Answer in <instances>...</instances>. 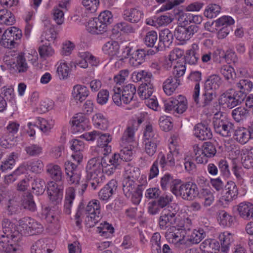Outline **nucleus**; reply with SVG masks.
<instances>
[{
  "mask_svg": "<svg viewBox=\"0 0 253 253\" xmlns=\"http://www.w3.org/2000/svg\"><path fill=\"white\" fill-rule=\"evenodd\" d=\"M242 165L247 169L253 168V148L249 150L247 155L243 158Z\"/></svg>",
  "mask_w": 253,
  "mask_h": 253,
  "instance_id": "nucleus-64",
  "label": "nucleus"
},
{
  "mask_svg": "<svg viewBox=\"0 0 253 253\" xmlns=\"http://www.w3.org/2000/svg\"><path fill=\"white\" fill-rule=\"evenodd\" d=\"M87 30L92 34H102L107 31V26L97 17L88 21L87 25Z\"/></svg>",
  "mask_w": 253,
  "mask_h": 253,
  "instance_id": "nucleus-20",
  "label": "nucleus"
},
{
  "mask_svg": "<svg viewBox=\"0 0 253 253\" xmlns=\"http://www.w3.org/2000/svg\"><path fill=\"white\" fill-rule=\"evenodd\" d=\"M212 124L215 131L223 137L230 136L234 130V125L223 115L216 114L213 118Z\"/></svg>",
  "mask_w": 253,
  "mask_h": 253,
  "instance_id": "nucleus-10",
  "label": "nucleus"
},
{
  "mask_svg": "<svg viewBox=\"0 0 253 253\" xmlns=\"http://www.w3.org/2000/svg\"><path fill=\"white\" fill-rule=\"evenodd\" d=\"M248 114L249 111L243 107H237L232 112V117L237 122H240L241 120L245 119Z\"/></svg>",
  "mask_w": 253,
  "mask_h": 253,
  "instance_id": "nucleus-50",
  "label": "nucleus"
},
{
  "mask_svg": "<svg viewBox=\"0 0 253 253\" xmlns=\"http://www.w3.org/2000/svg\"><path fill=\"white\" fill-rule=\"evenodd\" d=\"M87 175L97 174V175L104 176L102 173V157H94L88 162L86 167Z\"/></svg>",
  "mask_w": 253,
  "mask_h": 253,
  "instance_id": "nucleus-16",
  "label": "nucleus"
},
{
  "mask_svg": "<svg viewBox=\"0 0 253 253\" xmlns=\"http://www.w3.org/2000/svg\"><path fill=\"white\" fill-rule=\"evenodd\" d=\"M180 181L174 179L173 177L169 173L165 174L161 179V186L163 190H166L168 187H170V191L172 186L176 183L178 184Z\"/></svg>",
  "mask_w": 253,
  "mask_h": 253,
  "instance_id": "nucleus-47",
  "label": "nucleus"
},
{
  "mask_svg": "<svg viewBox=\"0 0 253 253\" xmlns=\"http://www.w3.org/2000/svg\"><path fill=\"white\" fill-rule=\"evenodd\" d=\"M117 182L114 180H110L98 193L99 199L102 201L108 200L117 189Z\"/></svg>",
  "mask_w": 253,
  "mask_h": 253,
  "instance_id": "nucleus-23",
  "label": "nucleus"
},
{
  "mask_svg": "<svg viewBox=\"0 0 253 253\" xmlns=\"http://www.w3.org/2000/svg\"><path fill=\"white\" fill-rule=\"evenodd\" d=\"M92 121L94 126L98 128L105 129L108 127V120L101 113H96L92 117Z\"/></svg>",
  "mask_w": 253,
  "mask_h": 253,
  "instance_id": "nucleus-42",
  "label": "nucleus"
},
{
  "mask_svg": "<svg viewBox=\"0 0 253 253\" xmlns=\"http://www.w3.org/2000/svg\"><path fill=\"white\" fill-rule=\"evenodd\" d=\"M173 40V34L167 28L162 30L159 32V42L155 47L157 51L165 50L172 44Z\"/></svg>",
  "mask_w": 253,
  "mask_h": 253,
  "instance_id": "nucleus-15",
  "label": "nucleus"
},
{
  "mask_svg": "<svg viewBox=\"0 0 253 253\" xmlns=\"http://www.w3.org/2000/svg\"><path fill=\"white\" fill-rule=\"evenodd\" d=\"M142 15L141 11L133 8L125 10L123 14V17L126 21L135 23L140 20Z\"/></svg>",
  "mask_w": 253,
  "mask_h": 253,
  "instance_id": "nucleus-27",
  "label": "nucleus"
},
{
  "mask_svg": "<svg viewBox=\"0 0 253 253\" xmlns=\"http://www.w3.org/2000/svg\"><path fill=\"white\" fill-rule=\"evenodd\" d=\"M88 94L89 91L85 86L78 84L75 85L73 87V96L77 101L82 102L86 99Z\"/></svg>",
  "mask_w": 253,
  "mask_h": 253,
  "instance_id": "nucleus-30",
  "label": "nucleus"
},
{
  "mask_svg": "<svg viewBox=\"0 0 253 253\" xmlns=\"http://www.w3.org/2000/svg\"><path fill=\"white\" fill-rule=\"evenodd\" d=\"M122 186L125 196L127 198H131L134 204L138 205L142 196V185H138L133 180L123 179Z\"/></svg>",
  "mask_w": 253,
  "mask_h": 253,
  "instance_id": "nucleus-7",
  "label": "nucleus"
},
{
  "mask_svg": "<svg viewBox=\"0 0 253 253\" xmlns=\"http://www.w3.org/2000/svg\"><path fill=\"white\" fill-rule=\"evenodd\" d=\"M253 78L240 79L239 82L236 84L237 89L249 93L253 88Z\"/></svg>",
  "mask_w": 253,
  "mask_h": 253,
  "instance_id": "nucleus-38",
  "label": "nucleus"
},
{
  "mask_svg": "<svg viewBox=\"0 0 253 253\" xmlns=\"http://www.w3.org/2000/svg\"><path fill=\"white\" fill-rule=\"evenodd\" d=\"M180 80L170 77L164 83L163 89L168 95H170L179 84Z\"/></svg>",
  "mask_w": 253,
  "mask_h": 253,
  "instance_id": "nucleus-34",
  "label": "nucleus"
},
{
  "mask_svg": "<svg viewBox=\"0 0 253 253\" xmlns=\"http://www.w3.org/2000/svg\"><path fill=\"white\" fill-rule=\"evenodd\" d=\"M87 175L89 176L90 179L86 184L87 185H90L93 189H96L97 187H100L103 184L104 176H99L95 174Z\"/></svg>",
  "mask_w": 253,
  "mask_h": 253,
  "instance_id": "nucleus-54",
  "label": "nucleus"
},
{
  "mask_svg": "<svg viewBox=\"0 0 253 253\" xmlns=\"http://www.w3.org/2000/svg\"><path fill=\"white\" fill-rule=\"evenodd\" d=\"M51 186L47 188V193L50 200L54 204L61 202L63 193V187L62 184L58 185L55 183H51Z\"/></svg>",
  "mask_w": 253,
  "mask_h": 253,
  "instance_id": "nucleus-17",
  "label": "nucleus"
},
{
  "mask_svg": "<svg viewBox=\"0 0 253 253\" xmlns=\"http://www.w3.org/2000/svg\"><path fill=\"white\" fill-rule=\"evenodd\" d=\"M136 93V87L134 84H128L123 88L122 91L123 102L125 104H128L132 100Z\"/></svg>",
  "mask_w": 253,
  "mask_h": 253,
  "instance_id": "nucleus-31",
  "label": "nucleus"
},
{
  "mask_svg": "<svg viewBox=\"0 0 253 253\" xmlns=\"http://www.w3.org/2000/svg\"><path fill=\"white\" fill-rule=\"evenodd\" d=\"M38 51L40 57L44 59L50 57L54 54V50L49 44L48 45L43 44L39 46Z\"/></svg>",
  "mask_w": 253,
  "mask_h": 253,
  "instance_id": "nucleus-57",
  "label": "nucleus"
},
{
  "mask_svg": "<svg viewBox=\"0 0 253 253\" xmlns=\"http://www.w3.org/2000/svg\"><path fill=\"white\" fill-rule=\"evenodd\" d=\"M206 237V232L202 228L194 230L186 241L192 244H198Z\"/></svg>",
  "mask_w": 253,
  "mask_h": 253,
  "instance_id": "nucleus-33",
  "label": "nucleus"
},
{
  "mask_svg": "<svg viewBox=\"0 0 253 253\" xmlns=\"http://www.w3.org/2000/svg\"><path fill=\"white\" fill-rule=\"evenodd\" d=\"M221 7L216 4H210L208 5L204 11V15L208 18H215L220 12Z\"/></svg>",
  "mask_w": 253,
  "mask_h": 253,
  "instance_id": "nucleus-49",
  "label": "nucleus"
},
{
  "mask_svg": "<svg viewBox=\"0 0 253 253\" xmlns=\"http://www.w3.org/2000/svg\"><path fill=\"white\" fill-rule=\"evenodd\" d=\"M25 150L27 154L31 157L39 156L42 154V148L38 144H31L26 146Z\"/></svg>",
  "mask_w": 253,
  "mask_h": 253,
  "instance_id": "nucleus-58",
  "label": "nucleus"
},
{
  "mask_svg": "<svg viewBox=\"0 0 253 253\" xmlns=\"http://www.w3.org/2000/svg\"><path fill=\"white\" fill-rule=\"evenodd\" d=\"M153 92V85L152 84H142L138 90V94L142 99H148Z\"/></svg>",
  "mask_w": 253,
  "mask_h": 253,
  "instance_id": "nucleus-45",
  "label": "nucleus"
},
{
  "mask_svg": "<svg viewBox=\"0 0 253 253\" xmlns=\"http://www.w3.org/2000/svg\"><path fill=\"white\" fill-rule=\"evenodd\" d=\"M65 169L66 175L68 176V181L71 185H74L76 190L81 194L85 190L87 184L81 180L80 171L77 169V164L73 162L68 161L65 163Z\"/></svg>",
  "mask_w": 253,
  "mask_h": 253,
  "instance_id": "nucleus-5",
  "label": "nucleus"
},
{
  "mask_svg": "<svg viewBox=\"0 0 253 253\" xmlns=\"http://www.w3.org/2000/svg\"><path fill=\"white\" fill-rule=\"evenodd\" d=\"M15 21L14 15L6 9L0 10V23L6 25H12Z\"/></svg>",
  "mask_w": 253,
  "mask_h": 253,
  "instance_id": "nucleus-40",
  "label": "nucleus"
},
{
  "mask_svg": "<svg viewBox=\"0 0 253 253\" xmlns=\"http://www.w3.org/2000/svg\"><path fill=\"white\" fill-rule=\"evenodd\" d=\"M178 210L172 206H168L163 209L159 219V224L161 229L165 230L169 226L175 224L178 215Z\"/></svg>",
  "mask_w": 253,
  "mask_h": 253,
  "instance_id": "nucleus-11",
  "label": "nucleus"
},
{
  "mask_svg": "<svg viewBox=\"0 0 253 253\" xmlns=\"http://www.w3.org/2000/svg\"><path fill=\"white\" fill-rule=\"evenodd\" d=\"M102 173H105L109 175L114 172L117 168L112 163H109V157L107 155H104V157H102Z\"/></svg>",
  "mask_w": 253,
  "mask_h": 253,
  "instance_id": "nucleus-59",
  "label": "nucleus"
},
{
  "mask_svg": "<svg viewBox=\"0 0 253 253\" xmlns=\"http://www.w3.org/2000/svg\"><path fill=\"white\" fill-rule=\"evenodd\" d=\"M21 205L25 209L31 211H34L36 209V205L33 200V196L31 194H27L24 196Z\"/></svg>",
  "mask_w": 253,
  "mask_h": 253,
  "instance_id": "nucleus-51",
  "label": "nucleus"
},
{
  "mask_svg": "<svg viewBox=\"0 0 253 253\" xmlns=\"http://www.w3.org/2000/svg\"><path fill=\"white\" fill-rule=\"evenodd\" d=\"M157 40L158 35L157 32L155 31H151L147 33L144 38V43L147 46L155 48V47L157 46L155 45Z\"/></svg>",
  "mask_w": 253,
  "mask_h": 253,
  "instance_id": "nucleus-52",
  "label": "nucleus"
},
{
  "mask_svg": "<svg viewBox=\"0 0 253 253\" xmlns=\"http://www.w3.org/2000/svg\"><path fill=\"white\" fill-rule=\"evenodd\" d=\"M122 149L119 153L124 162L129 161L131 160L132 156V150L130 145H126L121 146Z\"/></svg>",
  "mask_w": 253,
  "mask_h": 253,
  "instance_id": "nucleus-62",
  "label": "nucleus"
},
{
  "mask_svg": "<svg viewBox=\"0 0 253 253\" xmlns=\"http://www.w3.org/2000/svg\"><path fill=\"white\" fill-rule=\"evenodd\" d=\"M201 49L199 48L197 44L194 43L191 48L186 51L184 56L185 64L195 65L200 57Z\"/></svg>",
  "mask_w": 253,
  "mask_h": 253,
  "instance_id": "nucleus-19",
  "label": "nucleus"
},
{
  "mask_svg": "<svg viewBox=\"0 0 253 253\" xmlns=\"http://www.w3.org/2000/svg\"><path fill=\"white\" fill-rule=\"evenodd\" d=\"M86 215L85 223L86 226L91 228L95 225L100 218V205L97 200L90 201L85 209L80 205L77 212V217Z\"/></svg>",
  "mask_w": 253,
  "mask_h": 253,
  "instance_id": "nucleus-2",
  "label": "nucleus"
},
{
  "mask_svg": "<svg viewBox=\"0 0 253 253\" xmlns=\"http://www.w3.org/2000/svg\"><path fill=\"white\" fill-rule=\"evenodd\" d=\"M32 189L33 192L37 195H41L45 191L46 185L44 181L39 177L33 178L32 180Z\"/></svg>",
  "mask_w": 253,
  "mask_h": 253,
  "instance_id": "nucleus-43",
  "label": "nucleus"
},
{
  "mask_svg": "<svg viewBox=\"0 0 253 253\" xmlns=\"http://www.w3.org/2000/svg\"><path fill=\"white\" fill-rule=\"evenodd\" d=\"M187 231L184 226H170L165 233L167 240L180 248L186 246Z\"/></svg>",
  "mask_w": 253,
  "mask_h": 253,
  "instance_id": "nucleus-9",
  "label": "nucleus"
},
{
  "mask_svg": "<svg viewBox=\"0 0 253 253\" xmlns=\"http://www.w3.org/2000/svg\"><path fill=\"white\" fill-rule=\"evenodd\" d=\"M140 175V169L137 168L130 167L126 170L124 179L137 180Z\"/></svg>",
  "mask_w": 253,
  "mask_h": 253,
  "instance_id": "nucleus-55",
  "label": "nucleus"
},
{
  "mask_svg": "<svg viewBox=\"0 0 253 253\" xmlns=\"http://www.w3.org/2000/svg\"><path fill=\"white\" fill-rule=\"evenodd\" d=\"M3 235L0 237V253H14L20 240V234L15 224L8 219L2 222Z\"/></svg>",
  "mask_w": 253,
  "mask_h": 253,
  "instance_id": "nucleus-1",
  "label": "nucleus"
},
{
  "mask_svg": "<svg viewBox=\"0 0 253 253\" xmlns=\"http://www.w3.org/2000/svg\"><path fill=\"white\" fill-rule=\"evenodd\" d=\"M201 76L202 74L199 71L192 72L189 76V80L196 82L193 93V99L196 104L199 103V95L200 91L199 82L201 80Z\"/></svg>",
  "mask_w": 253,
  "mask_h": 253,
  "instance_id": "nucleus-26",
  "label": "nucleus"
},
{
  "mask_svg": "<svg viewBox=\"0 0 253 253\" xmlns=\"http://www.w3.org/2000/svg\"><path fill=\"white\" fill-rule=\"evenodd\" d=\"M19 226L16 227L20 234V239L22 235L28 236L39 234L42 231V225L39 222L29 217H24L18 221Z\"/></svg>",
  "mask_w": 253,
  "mask_h": 253,
  "instance_id": "nucleus-8",
  "label": "nucleus"
},
{
  "mask_svg": "<svg viewBox=\"0 0 253 253\" xmlns=\"http://www.w3.org/2000/svg\"><path fill=\"white\" fill-rule=\"evenodd\" d=\"M234 23V20L230 16H223L213 21L215 30L218 31V39L225 38L231 31V27Z\"/></svg>",
  "mask_w": 253,
  "mask_h": 253,
  "instance_id": "nucleus-13",
  "label": "nucleus"
},
{
  "mask_svg": "<svg viewBox=\"0 0 253 253\" xmlns=\"http://www.w3.org/2000/svg\"><path fill=\"white\" fill-rule=\"evenodd\" d=\"M216 93L215 91L204 89V92L202 95L201 101L199 100V103L197 104H199L200 106L202 107L209 106L216 97Z\"/></svg>",
  "mask_w": 253,
  "mask_h": 253,
  "instance_id": "nucleus-44",
  "label": "nucleus"
},
{
  "mask_svg": "<svg viewBox=\"0 0 253 253\" xmlns=\"http://www.w3.org/2000/svg\"><path fill=\"white\" fill-rule=\"evenodd\" d=\"M120 46L118 42L110 41L106 42L102 47L103 51L110 56L117 55L119 50Z\"/></svg>",
  "mask_w": 253,
  "mask_h": 253,
  "instance_id": "nucleus-41",
  "label": "nucleus"
},
{
  "mask_svg": "<svg viewBox=\"0 0 253 253\" xmlns=\"http://www.w3.org/2000/svg\"><path fill=\"white\" fill-rule=\"evenodd\" d=\"M221 101L222 103L226 105L228 108L230 109L239 105L234 95H232L228 92H225L222 94Z\"/></svg>",
  "mask_w": 253,
  "mask_h": 253,
  "instance_id": "nucleus-48",
  "label": "nucleus"
},
{
  "mask_svg": "<svg viewBox=\"0 0 253 253\" xmlns=\"http://www.w3.org/2000/svg\"><path fill=\"white\" fill-rule=\"evenodd\" d=\"M156 160L163 170H167L169 168H172L175 166V160L171 152L168 153L167 157L162 152L159 153Z\"/></svg>",
  "mask_w": 253,
  "mask_h": 253,
  "instance_id": "nucleus-22",
  "label": "nucleus"
},
{
  "mask_svg": "<svg viewBox=\"0 0 253 253\" xmlns=\"http://www.w3.org/2000/svg\"><path fill=\"white\" fill-rule=\"evenodd\" d=\"M220 73L224 77L226 81H229L231 83L232 81L236 77V73L234 69L230 65H225L222 66L219 69Z\"/></svg>",
  "mask_w": 253,
  "mask_h": 253,
  "instance_id": "nucleus-46",
  "label": "nucleus"
},
{
  "mask_svg": "<svg viewBox=\"0 0 253 253\" xmlns=\"http://www.w3.org/2000/svg\"><path fill=\"white\" fill-rule=\"evenodd\" d=\"M159 142V135L154 130L152 125L147 124L143 132L142 143L144 152L150 157L154 156Z\"/></svg>",
  "mask_w": 253,
  "mask_h": 253,
  "instance_id": "nucleus-4",
  "label": "nucleus"
},
{
  "mask_svg": "<svg viewBox=\"0 0 253 253\" xmlns=\"http://www.w3.org/2000/svg\"><path fill=\"white\" fill-rule=\"evenodd\" d=\"M203 154H204L208 158H212L216 153L215 146L210 142H206L203 145Z\"/></svg>",
  "mask_w": 253,
  "mask_h": 253,
  "instance_id": "nucleus-56",
  "label": "nucleus"
},
{
  "mask_svg": "<svg viewBox=\"0 0 253 253\" xmlns=\"http://www.w3.org/2000/svg\"><path fill=\"white\" fill-rule=\"evenodd\" d=\"M171 192L175 196H180L183 200L192 201L199 195V190L196 184L188 182L181 184H174L171 188Z\"/></svg>",
  "mask_w": 253,
  "mask_h": 253,
  "instance_id": "nucleus-6",
  "label": "nucleus"
},
{
  "mask_svg": "<svg viewBox=\"0 0 253 253\" xmlns=\"http://www.w3.org/2000/svg\"><path fill=\"white\" fill-rule=\"evenodd\" d=\"M249 128H247L244 127L237 128L234 131V138L237 142L241 144H244L246 143L252 137Z\"/></svg>",
  "mask_w": 253,
  "mask_h": 253,
  "instance_id": "nucleus-25",
  "label": "nucleus"
},
{
  "mask_svg": "<svg viewBox=\"0 0 253 253\" xmlns=\"http://www.w3.org/2000/svg\"><path fill=\"white\" fill-rule=\"evenodd\" d=\"M165 110L167 112L173 111L178 114H182L187 108V101L186 98L181 95L176 98H171L164 103Z\"/></svg>",
  "mask_w": 253,
  "mask_h": 253,
  "instance_id": "nucleus-14",
  "label": "nucleus"
},
{
  "mask_svg": "<svg viewBox=\"0 0 253 253\" xmlns=\"http://www.w3.org/2000/svg\"><path fill=\"white\" fill-rule=\"evenodd\" d=\"M97 231L101 236L108 237L114 232V228L111 224L107 222L101 224L100 226L97 228Z\"/></svg>",
  "mask_w": 253,
  "mask_h": 253,
  "instance_id": "nucleus-61",
  "label": "nucleus"
},
{
  "mask_svg": "<svg viewBox=\"0 0 253 253\" xmlns=\"http://www.w3.org/2000/svg\"><path fill=\"white\" fill-rule=\"evenodd\" d=\"M22 32L15 27H11L5 31L2 36L0 44L4 47L12 49L16 44V41L20 40Z\"/></svg>",
  "mask_w": 253,
  "mask_h": 253,
  "instance_id": "nucleus-12",
  "label": "nucleus"
},
{
  "mask_svg": "<svg viewBox=\"0 0 253 253\" xmlns=\"http://www.w3.org/2000/svg\"><path fill=\"white\" fill-rule=\"evenodd\" d=\"M221 241V250L223 252H226L229 249L231 243L233 242V238L231 234L227 233L220 236Z\"/></svg>",
  "mask_w": 253,
  "mask_h": 253,
  "instance_id": "nucleus-63",
  "label": "nucleus"
},
{
  "mask_svg": "<svg viewBox=\"0 0 253 253\" xmlns=\"http://www.w3.org/2000/svg\"><path fill=\"white\" fill-rule=\"evenodd\" d=\"M52 250L49 248L46 241L40 239L35 242L31 247V253H51Z\"/></svg>",
  "mask_w": 253,
  "mask_h": 253,
  "instance_id": "nucleus-29",
  "label": "nucleus"
},
{
  "mask_svg": "<svg viewBox=\"0 0 253 253\" xmlns=\"http://www.w3.org/2000/svg\"><path fill=\"white\" fill-rule=\"evenodd\" d=\"M237 211L242 218L251 220L253 219V204L250 202H244L238 206Z\"/></svg>",
  "mask_w": 253,
  "mask_h": 253,
  "instance_id": "nucleus-21",
  "label": "nucleus"
},
{
  "mask_svg": "<svg viewBox=\"0 0 253 253\" xmlns=\"http://www.w3.org/2000/svg\"><path fill=\"white\" fill-rule=\"evenodd\" d=\"M19 155L15 152L11 153L7 159L0 166V169L2 171H5L13 169L16 164V161L18 158Z\"/></svg>",
  "mask_w": 253,
  "mask_h": 253,
  "instance_id": "nucleus-37",
  "label": "nucleus"
},
{
  "mask_svg": "<svg viewBox=\"0 0 253 253\" xmlns=\"http://www.w3.org/2000/svg\"><path fill=\"white\" fill-rule=\"evenodd\" d=\"M47 172L54 180L61 182L62 180V173L60 167L58 165H49Z\"/></svg>",
  "mask_w": 253,
  "mask_h": 253,
  "instance_id": "nucleus-39",
  "label": "nucleus"
},
{
  "mask_svg": "<svg viewBox=\"0 0 253 253\" xmlns=\"http://www.w3.org/2000/svg\"><path fill=\"white\" fill-rule=\"evenodd\" d=\"M226 193L225 195V200L231 201L237 197L238 194V190L235 183L232 181H228L225 185Z\"/></svg>",
  "mask_w": 253,
  "mask_h": 253,
  "instance_id": "nucleus-32",
  "label": "nucleus"
},
{
  "mask_svg": "<svg viewBox=\"0 0 253 253\" xmlns=\"http://www.w3.org/2000/svg\"><path fill=\"white\" fill-rule=\"evenodd\" d=\"M27 168L33 172L40 173L43 170V164L41 160H34L28 163Z\"/></svg>",
  "mask_w": 253,
  "mask_h": 253,
  "instance_id": "nucleus-60",
  "label": "nucleus"
},
{
  "mask_svg": "<svg viewBox=\"0 0 253 253\" xmlns=\"http://www.w3.org/2000/svg\"><path fill=\"white\" fill-rule=\"evenodd\" d=\"M202 198L204 199L203 205L205 207H208L213 203L214 198L213 193L209 189H202L201 192Z\"/></svg>",
  "mask_w": 253,
  "mask_h": 253,
  "instance_id": "nucleus-53",
  "label": "nucleus"
},
{
  "mask_svg": "<svg viewBox=\"0 0 253 253\" xmlns=\"http://www.w3.org/2000/svg\"><path fill=\"white\" fill-rule=\"evenodd\" d=\"M87 141H94L97 139V146L101 148L104 155H107L111 152V146L109 144L112 140V135L108 133H103L94 130L82 134L81 136Z\"/></svg>",
  "mask_w": 253,
  "mask_h": 253,
  "instance_id": "nucleus-3",
  "label": "nucleus"
},
{
  "mask_svg": "<svg viewBox=\"0 0 253 253\" xmlns=\"http://www.w3.org/2000/svg\"><path fill=\"white\" fill-rule=\"evenodd\" d=\"M194 135L201 140H206L212 138V134L211 128L203 123H198L194 128Z\"/></svg>",
  "mask_w": 253,
  "mask_h": 253,
  "instance_id": "nucleus-18",
  "label": "nucleus"
},
{
  "mask_svg": "<svg viewBox=\"0 0 253 253\" xmlns=\"http://www.w3.org/2000/svg\"><path fill=\"white\" fill-rule=\"evenodd\" d=\"M75 197V189L73 187H70L66 191L65 203L64 211L67 214L71 212V207L73 201Z\"/></svg>",
  "mask_w": 253,
  "mask_h": 253,
  "instance_id": "nucleus-35",
  "label": "nucleus"
},
{
  "mask_svg": "<svg viewBox=\"0 0 253 253\" xmlns=\"http://www.w3.org/2000/svg\"><path fill=\"white\" fill-rule=\"evenodd\" d=\"M134 141V128L132 126H128L124 132L120 141L121 146L129 145Z\"/></svg>",
  "mask_w": 253,
  "mask_h": 253,
  "instance_id": "nucleus-36",
  "label": "nucleus"
},
{
  "mask_svg": "<svg viewBox=\"0 0 253 253\" xmlns=\"http://www.w3.org/2000/svg\"><path fill=\"white\" fill-rule=\"evenodd\" d=\"M144 49H138L133 51L132 47L126 46L123 52V57L127 58L129 56H132L134 58L142 63L145 60Z\"/></svg>",
  "mask_w": 253,
  "mask_h": 253,
  "instance_id": "nucleus-28",
  "label": "nucleus"
},
{
  "mask_svg": "<svg viewBox=\"0 0 253 253\" xmlns=\"http://www.w3.org/2000/svg\"><path fill=\"white\" fill-rule=\"evenodd\" d=\"M222 83V79L219 75L216 74L211 75L206 80L204 89L215 91L220 88Z\"/></svg>",
  "mask_w": 253,
  "mask_h": 253,
  "instance_id": "nucleus-24",
  "label": "nucleus"
}]
</instances>
